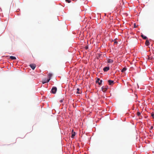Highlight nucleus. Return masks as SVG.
I'll use <instances>...</instances> for the list:
<instances>
[{
	"mask_svg": "<svg viewBox=\"0 0 154 154\" xmlns=\"http://www.w3.org/2000/svg\"><path fill=\"white\" fill-rule=\"evenodd\" d=\"M57 91V88L55 87H53L52 88L51 92L53 94H55Z\"/></svg>",
	"mask_w": 154,
	"mask_h": 154,
	"instance_id": "obj_1",
	"label": "nucleus"
},
{
	"mask_svg": "<svg viewBox=\"0 0 154 154\" xmlns=\"http://www.w3.org/2000/svg\"><path fill=\"white\" fill-rule=\"evenodd\" d=\"M29 66L33 70L36 67L35 64L33 63L30 64Z\"/></svg>",
	"mask_w": 154,
	"mask_h": 154,
	"instance_id": "obj_2",
	"label": "nucleus"
},
{
	"mask_svg": "<svg viewBox=\"0 0 154 154\" xmlns=\"http://www.w3.org/2000/svg\"><path fill=\"white\" fill-rule=\"evenodd\" d=\"M52 75L51 73H49L48 74V76L49 77V79H47V82H49V81L50 80L51 77H52Z\"/></svg>",
	"mask_w": 154,
	"mask_h": 154,
	"instance_id": "obj_3",
	"label": "nucleus"
},
{
	"mask_svg": "<svg viewBox=\"0 0 154 154\" xmlns=\"http://www.w3.org/2000/svg\"><path fill=\"white\" fill-rule=\"evenodd\" d=\"M108 87H105V86L103 87L102 88V91L103 92H105L106 91V90H107V89H108Z\"/></svg>",
	"mask_w": 154,
	"mask_h": 154,
	"instance_id": "obj_4",
	"label": "nucleus"
},
{
	"mask_svg": "<svg viewBox=\"0 0 154 154\" xmlns=\"http://www.w3.org/2000/svg\"><path fill=\"white\" fill-rule=\"evenodd\" d=\"M109 69V67H106L103 68V70L104 72H106L108 71Z\"/></svg>",
	"mask_w": 154,
	"mask_h": 154,
	"instance_id": "obj_5",
	"label": "nucleus"
},
{
	"mask_svg": "<svg viewBox=\"0 0 154 154\" xmlns=\"http://www.w3.org/2000/svg\"><path fill=\"white\" fill-rule=\"evenodd\" d=\"M108 82L110 85H112L113 84L114 81H113L109 80Z\"/></svg>",
	"mask_w": 154,
	"mask_h": 154,
	"instance_id": "obj_6",
	"label": "nucleus"
},
{
	"mask_svg": "<svg viewBox=\"0 0 154 154\" xmlns=\"http://www.w3.org/2000/svg\"><path fill=\"white\" fill-rule=\"evenodd\" d=\"M107 62L108 63H112L113 62V60L110 59H108Z\"/></svg>",
	"mask_w": 154,
	"mask_h": 154,
	"instance_id": "obj_7",
	"label": "nucleus"
},
{
	"mask_svg": "<svg viewBox=\"0 0 154 154\" xmlns=\"http://www.w3.org/2000/svg\"><path fill=\"white\" fill-rule=\"evenodd\" d=\"M73 130L72 131V134L71 136L72 138H73L75 135V132H73Z\"/></svg>",
	"mask_w": 154,
	"mask_h": 154,
	"instance_id": "obj_8",
	"label": "nucleus"
},
{
	"mask_svg": "<svg viewBox=\"0 0 154 154\" xmlns=\"http://www.w3.org/2000/svg\"><path fill=\"white\" fill-rule=\"evenodd\" d=\"M145 44L146 46H148L149 45V43L148 40H146Z\"/></svg>",
	"mask_w": 154,
	"mask_h": 154,
	"instance_id": "obj_9",
	"label": "nucleus"
},
{
	"mask_svg": "<svg viewBox=\"0 0 154 154\" xmlns=\"http://www.w3.org/2000/svg\"><path fill=\"white\" fill-rule=\"evenodd\" d=\"M47 79H43L42 81V83L43 84H44L48 82H47Z\"/></svg>",
	"mask_w": 154,
	"mask_h": 154,
	"instance_id": "obj_10",
	"label": "nucleus"
},
{
	"mask_svg": "<svg viewBox=\"0 0 154 154\" xmlns=\"http://www.w3.org/2000/svg\"><path fill=\"white\" fill-rule=\"evenodd\" d=\"M77 91L76 92V93L78 94H81L82 92L81 91H79L80 89L79 88H77Z\"/></svg>",
	"mask_w": 154,
	"mask_h": 154,
	"instance_id": "obj_11",
	"label": "nucleus"
},
{
	"mask_svg": "<svg viewBox=\"0 0 154 154\" xmlns=\"http://www.w3.org/2000/svg\"><path fill=\"white\" fill-rule=\"evenodd\" d=\"M10 58L11 60H15L16 59V57H15L11 56L10 57Z\"/></svg>",
	"mask_w": 154,
	"mask_h": 154,
	"instance_id": "obj_12",
	"label": "nucleus"
},
{
	"mask_svg": "<svg viewBox=\"0 0 154 154\" xmlns=\"http://www.w3.org/2000/svg\"><path fill=\"white\" fill-rule=\"evenodd\" d=\"M141 36L144 39H146L147 38V37L146 36H144L143 35H141Z\"/></svg>",
	"mask_w": 154,
	"mask_h": 154,
	"instance_id": "obj_13",
	"label": "nucleus"
},
{
	"mask_svg": "<svg viewBox=\"0 0 154 154\" xmlns=\"http://www.w3.org/2000/svg\"><path fill=\"white\" fill-rule=\"evenodd\" d=\"M126 70V68L124 67L122 69L121 71L122 72H124Z\"/></svg>",
	"mask_w": 154,
	"mask_h": 154,
	"instance_id": "obj_14",
	"label": "nucleus"
},
{
	"mask_svg": "<svg viewBox=\"0 0 154 154\" xmlns=\"http://www.w3.org/2000/svg\"><path fill=\"white\" fill-rule=\"evenodd\" d=\"M103 82L102 80H100V82H98V83L99 85H100L102 84V82Z\"/></svg>",
	"mask_w": 154,
	"mask_h": 154,
	"instance_id": "obj_15",
	"label": "nucleus"
},
{
	"mask_svg": "<svg viewBox=\"0 0 154 154\" xmlns=\"http://www.w3.org/2000/svg\"><path fill=\"white\" fill-rule=\"evenodd\" d=\"M100 80L99 78H98L97 80L96 81V83H98V82H99V81H100Z\"/></svg>",
	"mask_w": 154,
	"mask_h": 154,
	"instance_id": "obj_16",
	"label": "nucleus"
},
{
	"mask_svg": "<svg viewBox=\"0 0 154 154\" xmlns=\"http://www.w3.org/2000/svg\"><path fill=\"white\" fill-rule=\"evenodd\" d=\"M140 112H137V115L138 116H139L140 115Z\"/></svg>",
	"mask_w": 154,
	"mask_h": 154,
	"instance_id": "obj_17",
	"label": "nucleus"
},
{
	"mask_svg": "<svg viewBox=\"0 0 154 154\" xmlns=\"http://www.w3.org/2000/svg\"><path fill=\"white\" fill-rule=\"evenodd\" d=\"M66 1L69 3L71 2V1L70 0H66Z\"/></svg>",
	"mask_w": 154,
	"mask_h": 154,
	"instance_id": "obj_18",
	"label": "nucleus"
},
{
	"mask_svg": "<svg viewBox=\"0 0 154 154\" xmlns=\"http://www.w3.org/2000/svg\"><path fill=\"white\" fill-rule=\"evenodd\" d=\"M63 99H61V100H60V103H62V102H63Z\"/></svg>",
	"mask_w": 154,
	"mask_h": 154,
	"instance_id": "obj_19",
	"label": "nucleus"
},
{
	"mask_svg": "<svg viewBox=\"0 0 154 154\" xmlns=\"http://www.w3.org/2000/svg\"><path fill=\"white\" fill-rule=\"evenodd\" d=\"M151 116H152L153 117V118H154V114H153V113H152L151 114Z\"/></svg>",
	"mask_w": 154,
	"mask_h": 154,
	"instance_id": "obj_20",
	"label": "nucleus"
},
{
	"mask_svg": "<svg viewBox=\"0 0 154 154\" xmlns=\"http://www.w3.org/2000/svg\"><path fill=\"white\" fill-rule=\"evenodd\" d=\"M153 128V126H151V127H150V128H151V129H152Z\"/></svg>",
	"mask_w": 154,
	"mask_h": 154,
	"instance_id": "obj_21",
	"label": "nucleus"
},
{
	"mask_svg": "<svg viewBox=\"0 0 154 154\" xmlns=\"http://www.w3.org/2000/svg\"><path fill=\"white\" fill-rule=\"evenodd\" d=\"M85 48L87 49L88 48V46H86Z\"/></svg>",
	"mask_w": 154,
	"mask_h": 154,
	"instance_id": "obj_22",
	"label": "nucleus"
},
{
	"mask_svg": "<svg viewBox=\"0 0 154 154\" xmlns=\"http://www.w3.org/2000/svg\"><path fill=\"white\" fill-rule=\"evenodd\" d=\"M117 42H116V41H115V42H114V44H117Z\"/></svg>",
	"mask_w": 154,
	"mask_h": 154,
	"instance_id": "obj_23",
	"label": "nucleus"
},
{
	"mask_svg": "<svg viewBox=\"0 0 154 154\" xmlns=\"http://www.w3.org/2000/svg\"><path fill=\"white\" fill-rule=\"evenodd\" d=\"M73 0V1H76V0Z\"/></svg>",
	"mask_w": 154,
	"mask_h": 154,
	"instance_id": "obj_24",
	"label": "nucleus"
},
{
	"mask_svg": "<svg viewBox=\"0 0 154 154\" xmlns=\"http://www.w3.org/2000/svg\"><path fill=\"white\" fill-rule=\"evenodd\" d=\"M135 26H136V25H134V27H136Z\"/></svg>",
	"mask_w": 154,
	"mask_h": 154,
	"instance_id": "obj_25",
	"label": "nucleus"
},
{
	"mask_svg": "<svg viewBox=\"0 0 154 154\" xmlns=\"http://www.w3.org/2000/svg\"><path fill=\"white\" fill-rule=\"evenodd\" d=\"M134 25H135V23L134 24Z\"/></svg>",
	"mask_w": 154,
	"mask_h": 154,
	"instance_id": "obj_26",
	"label": "nucleus"
}]
</instances>
